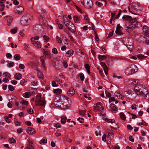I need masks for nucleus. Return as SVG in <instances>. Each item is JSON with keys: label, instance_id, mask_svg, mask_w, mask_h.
I'll use <instances>...</instances> for the list:
<instances>
[{"label": "nucleus", "instance_id": "24", "mask_svg": "<svg viewBox=\"0 0 149 149\" xmlns=\"http://www.w3.org/2000/svg\"><path fill=\"white\" fill-rule=\"evenodd\" d=\"M131 68L129 67L127 68L125 71V74L127 76L130 75L132 74Z\"/></svg>", "mask_w": 149, "mask_h": 149}, {"label": "nucleus", "instance_id": "35", "mask_svg": "<svg viewBox=\"0 0 149 149\" xmlns=\"http://www.w3.org/2000/svg\"><path fill=\"white\" fill-rule=\"evenodd\" d=\"M62 92V90L61 89H55L54 91V92L55 94H59Z\"/></svg>", "mask_w": 149, "mask_h": 149}, {"label": "nucleus", "instance_id": "30", "mask_svg": "<svg viewBox=\"0 0 149 149\" xmlns=\"http://www.w3.org/2000/svg\"><path fill=\"white\" fill-rule=\"evenodd\" d=\"M63 22L64 23L66 27L68 26L69 24H70V21L68 20V19H66L65 20V19L64 18L63 19Z\"/></svg>", "mask_w": 149, "mask_h": 149}, {"label": "nucleus", "instance_id": "11", "mask_svg": "<svg viewBox=\"0 0 149 149\" xmlns=\"http://www.w3.org/2000/svg\"><path fill=\"white\" fill-rule=\"evenodd\" d=\"M32 39H31V43L32 44L37 48L41 47V45L40 42L36 41H32Z\"/></svg>", "mask_w": 149, "mask_h": 149}, {"label": "nucleus", "instance_id": "28", "mask_svg": "<svg viewBox=\"0 0 149 149\" xmlns=\"http://www.w3.org/2000/svg\"><path fill=\"white\" fill-rule=\"evenodd\" d=\"M122 42L125 45H126L130 41V39L127 38H124L122 40Z\"/></svg>", "mask_w": 149, "mask_h": 149}, {"label": "nucleus", "instance_id": "20", "mask_svg": "<svg viewBox=\"0 0 149 149\" xmlns=\"http://www.w3.org/2000/svg\"><path fill=\"white\" fill-rule=\"evenodd\" d=\"M26 149H34L33 143L32 142L29 141H28L26 147Z\"/></svg>", "mask_w": 149, "mask_h": 149}, {"label": "nucleus", "instance_id": "42", "mask_svg": "<svg viewBox=\"0 0 149 149\" xmlns=\"http://www.w3.org/2000/svg\"><path fill=\"white\" fill-rule=\"evenodd\" d=\"M20 104H22L23 105H25L27 106L28 105V102L27 101L22 100L20 102Z\"/></svg>", "mask_w": 149, "mask_h": 149}, {"label": "nucleus", "instance_id": "36", "mask_svg": "<svg viewBox=\"0 0 149 149\" xmlns=\"http://www.w3.org/2000/svg\"><path fill=\"white\" fill-rule=\"evenodd\" d=\"M98 57L99 59L101 61L107 58V56L105 55H98Z\"/></svg>", "mask_w": 149, "mask_h": 149}, {"label": "nucleus", "instance_id": "56", "mask_svg": "<svg viewBox=\"0 0 149 149\" xmlns=\"http://www.w3.org/2000/svg\"><path fill=\"white\" fill-rule=\"evenodd\" d=\"M4 118L6 120V123H9L10 122V120L8 119V117L7 116H5L4 117Z\"/></svg>", "mask_w": 149, "mask_h": 149}, {"label": "nucleus", "instance_id": "39", "mask_svg": "<svg viewBox=\"0 0 149 149\" xmlns=\"http://www.w3.org/2000/svg\"><path fill=\"white\" fill-rule=\"evenodd\" d=\"M120 116L121 118L125 120H126V116L123 113H120Z\"/></svg>", "mask_w": 149, "mask_h": 149}, {"label": "nucleus", "instance_id": "8", "mask_svg": "<svg viewBox=\"0 0 149 149\" xmlns=\"http://www.w3.org/2000/svg\"><path fill=\"white\" fill-rule=\"evenodd\" d=\"M122 27L119 24H118L117 25L115 32L117 34L121 35H122L123 33L121 31V29Z\"/></svg>", "mask_w": 149, "mask_h": 149}, {"label": "nucleus", "instance_id": "6", "mask_svg": "<svg viewBox=\"0 0 149 149\" xmlns=\"http://www.w3.org/2000/svg\"><path fill=\"white\" fill-rule=\"evenodd\" d=\"M40 100H38L36 101V105L40 106L43 105L45 106L46 104V102L44 98H41V97H40Z\"/></svg>", "mask_w": 149, "mask_h": 149}, {"label": "nucleus", "instance_id": "33", "mask_svg": "<svg viewBox=\"0 0 149 149\" xmlns=\"http://www.w3.org/2000/svg\"><path fill=\"white\" fill-rule=\"evenodd\" d=\"M47 139L45 138H44L40 141L39 143L41 145H43L44 143H47Z\"/></svg>", "mask_w": 149, "mask_h": 149}, {"label": "nucleus", "instance_id": "25", "mask_svg": "<svg viewBox=\"0 0 149 149\" xmlns=\"http://www.w3.org/2000/svg\"><path fill=\"white\" fill-rule=\"evenodd\" d=\"M132 23V24L134 26H135L137 28H139L141 27L142 26L141 24L140 23L137 22L136 21L133 22V21Z\"/></svg>", "mask_w": 149, "mask_h": 149}, {"label": "nucleus", "instance_id": "41", "mask_svg": "<svg viewBox=\"0 0 149 149\" xmlns=\"http://www.w3.org/2000/svg\"><path fill=\"white\" fill-rule=\"evenodd\" d=\"M137 57L139 59H142L146 58L147 56H145L142 54H139L137 55Z\"/></svg>", "mask_w": 149, "mask_h": 149}, {"label": "nucleus", "instance_id": "21", "mask_svg": "<svg viewBox=\"0 0 149 149\" xmlns=\"http://www.w3.org/2000/svg\"><path fill=\"white\" fill-rule=\"evenodd\" d=\"M73 51L72 49H70L65 54V56L67 57H69L72 56L73 54Z\"/></svg>", "mask_w": 149, "mask_h": 149}, {"label": "nucleus", "instance_id": "32", "mask_svg": "<svg viewBox=\"0 0 149 149\" xmlns=\"http://www.w3.org/2000/svg\"><path fill=\"white\" fill-rule=\"evenodd\" d=\"M54 80L56 81L59 84L62 83V80L59 79V78L56 76H54Z\"/></svg>", "mask_w": 149, "mask_h": 149}, {"label": "nucleus", "instance_id": "34", "mask_svg": "<svg viewBox=\"0 0 149 149\" xmlns=\"http://www.w3.org/2000/svg\"><path fill=\"white\" fill-rule=\"evenodd\" d=\"M85 67L88 73L89 74L91 72L89 65L88 64H86L85 65Z\"/></svg>", "mask_w": 149, "mask_h": 149}, {"label": "nucleus", "instance_id": "13", "mask_svg": "<svg viewBox=\"0 0 149 149\" xmlns=\"http://www.w3.org/2000/svg\"><path fill=\"white\" fill-rule=\"evenodd\" d=\"M27 132L29 134H33L36 133L35 130L31 127H29L27 128L26 130Z\"/></svg>", "mask_w": 149, "mask_h": 149}, {"label": "nucleus", "instance_id": "58", "mask_svg": "<svg viewBox=\"0 0 149 149\" xmlns=\"http://www.w3.org/2000/svg\"><path fill=\"white\" fill-rule=\"evenodd\" d=\"M23 131V129L22 128H18L17 129V132L18 134H20Z\"/></svg>", "mask_w": 149, "mask_h": 149}, {"label": "nucleus", "instance_id": "16", "mask_svg": "<svg viewBox=\"0 0 149 149\" xmlns=\"http://www.w3.org/2000/svg\"><path fill=\"white\" fill-rule=\"evenodd\" d=\"M4 18L7 21V25L10 26V23L12 22L13 20L12 17L10 16H7Z\"/></svg>", "mask_w": 149, "mask_h": 149}, {"label": "nucleus", "instance_id": "46", "mask_svg": "<svg viewBox=\"0 0 149 149\" xmlns=\"http://www.w3.org/2000/svg\"><path fill=\"white\" fill-rule=\"evenodd\" d=\"M74 21L75 22H77L79 20V17L77 16H74L73 17Z\"/></svg>", "mask_w": 149, "mask_h": 149}, {"label": "nucleus", "instance_id": "63", "mask_svg": "<svg viewBox=\"0 0 149 149\" xmlns=\"http://www.w3.org/2000/svg\"><path fill=\"white\" fill-rule=\"evenodd\" d=\"M52 52L54 54H57L58 53L57 49L55 48H54L52 49Z\"/></svg>", "mask_w": 149, "mask_h": 149}, {"label": "nucleus", "instance_id": "17", "mask_svg": "<svg viewBox=\"0 0 149 149\" xmlns=\"http://www.w3.org/2000/svg\"><path fill=\"white\" fill-rule=\"evenodd\" d=\"M24 10V9L23 7L20 6L16 8L14 12L16 13L19 14L23 12Z\"/></svg>", "mask_w": 149, "mask_h": 149}, {"label": "nucleus", "instance_id": "2", "mask_svg": "<svg viewBox=\"0 0 149 149\" xmlns=\"http://www.w3.org/2000/svg\"><path fill=\"white\" fill-rule=\"evenodd\" d=\"M32 17L29 14L23 15L21 18L20 23L23 26H25L29 24L31 22Z\"/></svg>", "mask_w": 149, "mask_h": 149}, {"label": "nucleus", "instance_id": "7", "mask_svg": "<svg viewBox=\"0 0 149 149\" xmlns=\"http://www.w3.org/2000/svg\"><path fill=\"white\" fill-rule=\"evenodd\" d=\"M75 93L74 88L72 87L67 91V95L69 96L72 97L75 94Z\"/></svg>", "mask_w": 149, "mask_h": 149}, {"label": "nucleus", "instance_id": "19", "mask_svg": "<svg viewBox=\"0 0 149 149\" xmlns=\"http://www.w3.org/2000/svg\"><path fill=\"white\" fill-rule=\"evenodd\" d=\"M14 103L15 105L16 106L18 109H21V104H20V103H19L17 98L15 99V101L14 102Z\"/></svg>", "mask_w": 149, "mask_h": 149}, {"label": "nucleus", "instance_id": "45", "mask_svg": "<svg viewBox=\"0 0 149 149\" xmlns=\"http://www.w3.org/2000/svg\"><path fill=\"white\" fill-rule=\"evenodd\" d=\"M14 63L13 62H11L10 63H8L7 66L8 67H12L14 66Z\"/></svg>", "mask_w": 149, "mask_h": 149}, {"label": "nucleus", "instance_id": "44", "mask_svg": "<svg viewBox=\"0 0 149 149\" xmlns=\"http://www.w3.org/2000/svg\"><path fill=\"white\" fill-rule=\"evenodd\" d=\"M17 28L16 27L14 29H11L10 30L12 34L15 33L17 31Z\"/></svg>", "mask_w": 149, "mask_h": 149}, {"label": "nucleus", "instance_id": "60", "mask_svg": "<svg viewBox=\"0 0 149 149\" xmlns=\"http://www.w3.org/2000/svg\"><path fill=\"white\" fill-rule=\"evenodd\" d=\"M84 76L83 73L81 74L80 75V78L82 81H83L84 79Z\"/></svg>", "mask_w": 149, "mask_h": 149}, {"label": "nucleus", "instance_id": "40", "mask_svg": "<svg viewBox=\"0 0 149 149\" xmlns=\"http://www.w3.org/2000/svg\"><path fill=\"white\" fill-rule=\"evenodd\" d=\"M14 59L16 61H19L20 59V56L19 55L16 54L14 57Z\"/></svg>", "mask_w": 149, "mask_h": 149}, {"label": "nucleus", "instance_id": "29", "mask_svg": "<svg viewBox=\"0 0 149 149\" xmlns=\"http://www.w3.org/2000/svg\"><path fill=\"white\" fill-rule=\"evenodd\" d=\"M31 95V94L30 92H26L23 94V96L25 98H28Z\"/></svg>", "mask_w": 149, "mask_h": 149}, {"label": "nucleus", "instance_id": "37", "mask_svg": "<svg viewBox=\"0 0 149 149\" xmlns=\"http://www.w3.org/2000/svg\"><path fill=\"white\" fill-rule=\"evenodd\" d=\"M37 76L39 78L41 79L43 78L44 77L43 73L40 71H39L38 72L37 74Z\"/></svg>", "mask_w": 149, "mask_h": 149}, {"label": "nucleus", "instance_id": "43", "mask_svg": "<svg viewBox=\"0 0 149 149\" xmlns=\"http://www.w3.org/2000/svg\"><path fill=\"white\" fill-rule=\"evenodd\" d=\"M14 121L15 125L17 126H19L20 125V123L17 120L16 118H14Z\"/></svg>", "mask_w": 149, "mask_h": 149}, {"label": "nucleus", "instance_id": "22", "mask_svg": "<svg viewBox=\"0 0 149 149\" xmlns=\"http://www.w3.org/2000/svg\"><path fill=\"white\" fill-rule=\"evenodd\" d=\"M14 77L16 79L19 80L22 78V75L19 73H17L14 75Z\"/></svg>", "mask_w": 149, "mask_h": 149}, {"label": "nucleus", "instance_id": "51", "mask_svg": "<svg viewBox=\"0 0 149 149\" xmlns=\"http://www.w3.org/2000/svg\"><path fill=\"white\" fill-rule=\"evenodd\" d=\"M77 120L81 123H83L84 121V119L83 118L79 117L77 118Z\"/></svg>", "mask_w": 149, "mask_h": 149}, {"label": "nucleus", "instance_id": "23", "mask_svg": "<svg viewBox=\"0 0 149 149\" xmlns=\"http://www.w3.org/2000/svg\"><path fill=\"white\" fill-rule=\"evenodd\" d=\"M126 46L130 51H131L134 47L133 43L130 42H129V43L126 45Z\"/></svg>", "mask_w": 149, "mask_h": 149}, {"label": "nucleus", "instance_id": "57", "mask_svg": "<svg viewBox=\"0 0 149 149\" xmlns=\"http://www.w3.org/2000/svg\"><path fill=\"white\" fill-rule=\"evenodd\" d=\"M132 82L135 84L136 83H139V81L138 79H134L132 80Z\"/></svg>", "mask_w": 149, "mask_h": 149}, {"label": "nucleus", "instance_id": "55", "mask_svg": "<svg viewBox=\"0 0 149 149\" xmlns=\"http://www.w3.org/2000/svg\"><path fill=\"white\" fill-rule=\"evenodd\" d=\"M79 114L81 115H84L86 111L85 110H79Z\"/></svg>", "mask_w": 149, "mask_h": 149}, {"label": "nucleus", "instance_id": "52", "mask_svg": "<svg viewBox=\"0 0 149 149\" xmlns=\"http://www.w3.org/2000/svg\"><path fill=\"white\" fill-rule=\"evenodd\" d=\"M8 89L10 91H13L15 89V88H14V87H13V86L10 85H8Z\"/></svg>", "mask_w": 149, "mask_h": 149}, {"label": "nucleus", "instance_id": "49", "mask_svg": "<svg viewBox=\"0 0 149 149\" xmlns=\"http://www.w3.org/2000/svg\"><path fill=\"white\" fill-rule=\"evenodd\" d=\"M44 40L46 42H47L48 41V40L49 39V38L46 36H44L43 37Z\"/></svg>", "mask_w": 149, "mask_h": 149}, {"label": "nucleus", "instance_id": "50", "mask_svg": "<svg viewBox=\"0 0 149 149\" xmlns=\"http://www.w3.org/2000/svg\"><path fill=\"white\" fill-rule=\"evenodd\" d=\"M32 39V41H35V40H38L39 39V36H35L33 38H31V39Z\"/></svg>", "mask_w": 149, "mask_h": 149}, {"label": "nucleus", "instance_id": "47", "mask_svg": "<svg viewBox=\"0 0 149 149\" xmlns=\"http://www.w3.org/2000/svg\"><path fill=\"white\" fill-rule=\"evenodd\" d=\"M84 19L87 23H88L89 22L90 20L87 15H84Z\"/></svg>", "mask_w": 149, "mask_h": 149}, {"label": "nucleus", "instance_id": "15", "mask_svg": "<svg viewBox=\"0 0 149 149\" xmlns=\"http://www.w3.org/2000/svg\"><path fill=\"white\" fill-rule=\"evenodd\" d=\"M114 94L115 96L118 98L122 100L124 99V97L122 96V95L120 93L119 91H117Z\"/></svg>", "mask_w": 149, "mask_h": 149}, {"label": "nucleus", "instance_id": "1", "mask_svg": "<svg viewBox=\"0 0 149 149\" xmlns=\"http://www.w3.org/2000/svg\"><path fill=\"white\" fill-rule=\"evenodd\" d=\"M134 91L136 94L138 95L144 96L145 98L149 100V92L147 89L141 85L137 84L134 87Z\"/></svg>", "mask_w": 149, "mask_h": 149}, {"label": "nucleus", "instance_id": "9", "mask_svg": "<svg viewBox=\"0 0 149 149\" xmlns=\"http://www.w3.org/2000/svg\"><path fill=\"white\" fill-rule=\"evenodd\" d=\"M67 28L72 33L75 32V28L74 26L72 23L71 22Z\"/></svg>", "mask_w": 149, "mask_h": 149}, {"label": "nucleus", "instance_id": "53", "mask_svg": "<svg viewBox=\"0 0 149 149\" xmlns=\"http://www.w3.org/2000/svg\"><path fill=\"white\" fill-rule=\"evenodd\" d=\"M5 6L3 3H0V10L2 11L4 9Z\"/></svg>", "mask_w": 149, "mask_h": 149}, {"label": "nucleus", "instance_id": "3", "mask_svg": "<svg viewBox=\"0 0 149 149\" xmlns=\"http://www.w3.org/2000/svg\"><path fill=\"white\" fill-rule=\"evenodd\" d=\"M135 38V39L139 42H144L146 41V38L143 35H136Z\"/></svg>", "mask_w": 149, "mask_h": 149}, {"label": "nucleus", "instance_id": "10", "mask_svg": "<svg viewBox=\"0 0 149 149\" xmlns=\"http://www.w3.org/2000/svg\"><path fill=\"white\" fill-rule=\"evenodd\" d=\"M122 19L123 20L127 21L130 22L131 23H132L133 20L131 17L127 15H124L122 17Z\"/></svg>", "mask_w": 149, "mask_h": 149}, {"label": "nucleus", "instance_id": "64", "mask_svg": "<svg viewBox=\"0 0 149 149\" xmlns=\"http://www.w3.org/2000/svg\"><path fill=\"white\" fill-rule=\"evenodd\" d=\"M63 66L65 68L68 67V65L66 61H65L63 63Z\"/></svg>", "mask_w": 149, "mask_h": 149}, {"label": "nucleus", "instance_id": "48", "mask_svg": "<svg viewBox=\"0 0 149 149\" xmlns=\"http://www.w3.org/2000/svg\"><path fill=\"white\" fill-rule=\"evenodd\" d=\"M8 141L11 143H16L15 140L13 138H12L9 139Z\"/></svg>", "mask_w": 149, "mask_h": 149}, {"label": "nucleus", "instance_id": "31", "mask_svg": "<svg viewBox=\"0 0 149 149\" xmlns=\"http://www.w3.org/2000/svg\"><path fill=\"white\" fill-rule=\"evenodd\" d=\"M41 61L42 63V66L44 68L45 70H46L45 66L44 64V58L43 56L40 57Z\"/></svg>", "mask_w": 149, "mask_h": 149}, {"label": "nucleus", "instance_id": "26", "mask_svg": "<svg viewBox=\"0 0 149 149\" xmlns=\"http://www.w3.org/2000/svg\"><path fill=\"white\" fill-rule=\"evenodd\" d=\"M39 21L42 23H45L47 21V19L43 17L42 15H40L39 18Z\"/></svg>", "mask_w": 149, "mask_h": 149}, {"label": "nucleus", "instance_id": "4", "mask_svg": "<svg viewBox=\"0 0 149 149\" xmlns=\"http://www.w3.org/2000/svg\"><path fill=\"white\" fill-rule=\"evenodd\" d=\"M83 4L84 6L88 9L91 8L93 6L92 1L91 0H84Z\"/></svg>", "mask_w": 149, "mask_h": 149}, {"label": "nucleus", "instance_id": "38", "mask_svg": "<svg viewBox=\"0 0 149 149\" xmlns=\"http://www.w3.org/2000/svg\"><path fill=\"white\" fill-rule=\"evenodd\" d=\"M3 76L4 77L9 78L10 77V75L8 72H6L3 74Z\"/></svg>", "mask_w": 149, "mask_h": 149}, {"label": "nucleus", "instance_id": "18", "mask_svg": "<svg viewBox=\"0 0 149 149\" xmlns=\"http://www.w3.org/2000/svg\"><path fill=\"white\" fill-rule=\"evenodd\" d=\"M131 6L133 9L135 11H136L138 10V8H139V5L134 3H132L131 5Z\"/></svg>", "mask_w": 149, "mask_h": 149}, {"label": "nucleus", "instance_id": "62", "mask_svg": "<svg viewBox=\"0 0 149 149\" xmlns=\"http://www.w3.org/2000/svg\"><path fill=\"white\" fill-rule=\"evenodd\" d=\"M38 82L37 81H35L31 82V84L33 86H35L37 85L38 84Z\"/></svg>", "mask_w": 149, "mask_h": 149}, {"label": "nucleus", "instance_id": "54", "mask_svg": "<svg viewBox=\"0 0 149 149\" xmlns=\"http://www.w3.org/2000/svg\"><path fill=\"white\" fill-rule=\"evenodd\" d=\"M26 81L25 79H23L20 81V84L22 86H24V83H26Z\"/></svg>", "mask_w": 149, "mask_h": 149}, {"label": "nucleus", "instance_id": "61", "mask_svg": "<svg viewBox=\"0 0 149 149\" xmlns=\"http://www.w3.org/2000/svg\"><path fill=\"white\" fill-rule=\"evenodd\" d=\"M96 4L99 7H101L103 5V4L102 3L98 1H97L96 2Z\"/></svg>", "mask_w": 149, "mask_h": 149}, {"label": "nucleus", "instance_id": "5", "mask_svg": "<svg viewBox=\"0 0 149 149\" xmlns=\"http://www.w3.org/2000/svg\"><path fill=\"white\" fill-rule=\"evenodd\" d=\"M143 30L144 35L147 37H149V28L146 26H144L143 28Z\"/></svg>", "mask_w": 149, "mask_h": 149}, {"label": "nucleus", "instance_id": "59", "mask_svg": "<svg viewBox=\"0 0 149 149\" xmlns=\"http://www.w3.org/2000/svg\"><path fill=\"white\" fill-rule=\"evenodd\" d=\"M6 56L7 58H10L12 57V55L9 53H7L6 54Z\"/></svg>", "mask_w": 149, "mask_h": 149}, {"label": "nucleus", "instance_id": "27", "mask_svg": "<svg viewBox=\"0 0 149 149\" xmlns=\"http://www.w3.org/2000/svg\"><path fill=\"white\" fill-rule=\"evenodd\" d=\"M67 117L65 116H63L61 118V123L62 124H65L67 120Z\"/></svg>", "mask_w": 149, "mask_h": 149}, {"label": "nucleus", "instance_id": "12", "mask_svg": "<svg viewBox=\"0 0 149 149\" xmlns=\"http://www.w3.org/2000/svg\"><path fill=\"white\" fill-rule=\"evenodd\" d=\"M100 65L103 68L104 71L106 75L108 74V70L107 66L106 64L103 62H101L100 63Z\"/></svg>", "mask_w": 149, "mask_h": 149}, {"label": "nucleus", "instance_id": "14", "mask_svg": "<svg viewBox=\"0 0 149 149\" xmlns=\"http://www.w3.org/2000/svg\"><path fill=\"white\" fill-rule=\"evenodd\" d=\"M130 68L131 70L132 74L135 73L138 70L137 67L134 65H132Z\"/></svg>", "mask_w": 149, "mask_h": 149}]
</instances>
